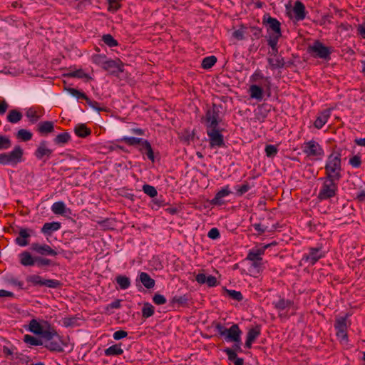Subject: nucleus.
Listing matches in <instances>:
<instances>
[{
  "mask_svg": "<svg viewBox=\"0 0 365 365\" xmlns=\"http://www.w3.org/2000/svg\"><path fill=\"white\" fill-rule=\"evenodd\" d=\"M325 177L340 180L342 178L341 155L333 151L327 158L324 165Z\"/></svg>",
  "mask_w": 365,
  "mask_h": 365,
  "instance_id": "f257e3e1",
  "label": "nucleus"
},
{
  "mask_svg": "<svg viewBox=\"0 0 365 365\" xmlns=\"http://www.w3.org/2000/svg\"><path fill=\"white\" fill-rule=\"evenodd\" d=\"M29 331L36 335L41 336L43 339L48 341H51L52 339L56 337V336H58V333L55 328L48 322L43 321L40 323L35 319H33L29 322Z\"/></svg>",
  "mask_w": 365,
  "mask_h": 365,
  "instance_id": "f03ea898",
  "label": "nucleus"
},
{
  "mask_svg": "<svg viewBox=\"0 0 365 365\" xmlns=\"http://www.w3.org/2000/svg\"><path fill=\"white\" fill-rule=\"evenodd\" d=\"M215 328L218 334L221 336L224 337L226 341H232L235 343L234 348H235V349H241L240 344L242 331L240 329L237 324H234L227 329L225 326L218 324L216 325Z\"/></svg>",
  "mask_w": 365,
  "mask_h": 365,
  "instance_id": "7ed1b4c3",
  "label": "nucleus"
},
{
  "mask_svg": "<svg viewBox=\"0 0 365 365\" xmlns=\"http://www.w3.org/2000/svg\"><path fill=\"white\" fill-rule=\"evenodd\" d=\"M322 182L320 187L318 198L321 200H325L334 197L338 190L339 180L329 178L327 177L320 178L319 179Z\"/></svg>",
  "mask_w": 365,
  "mask_h": 365,
  "instance_id": "20e7f679",
  "label": "nucleus"
},
{
  "mask_svg": "<svg viewBox=\"0 0 365 365\" xmlns=\"http://www.w3.org/2000/svg\"><path fill=\"white\" fill-rule=\"evenodd\" d=\"M302 151L307 158L314 160H321L324 155L322 146L314 140L304 143Z\"/></svg>",
  "mask_w": 365,
  "mask_h": 365,
  "instance_id": "39448f33",
  "label": "nucleus"
},
{
  "mask_svg": "<svg viewBox=\"0 0 365 365\" xmlns=\"http://www.w3.org/2000/svg\"><path fill=\"white\" fill-rule=\"evenodd\" d=\"M272 304L281 318H287L294 314L296 310L294 302L289 299H279L278 301L273 302Z\"/></svg>",
  "mask_w": 365,
  "mask_h": 365,
  "instance_id": "423d86ee",
  "label": "nucleus"
},
{
  "mask_svg": "<svg viewBox=\"0 0 365 365\" xmlns=\"http://www.w3.org/2000/svg\"><path fill=\"white\" fill-rule=\"evenodd\" d=\"M23 150L20 146H16L12 151L0 154V164L16 165L22 161Z\"/></svg>",
  "mask_w": 365,
  "mask_h": 365,
  "instance_id": "0eeeda50",
  "label": "nucleus"
},
{
  "mask_svg": "<svg viewBox=\"0 0 365 365\" xmlns=\"http://www.w3.org/2000/svg\"><path fill=\"white\" fill-rule=\"evenodd\" d=\"M309 52L312 53L314 56L318 57L322 59L329 58L331 53L330 47L325 46L319 41H314L308 48Z\"/></svg>",
  "mask_w": 365,
  "mask_h": 365,
  "instance_id": "6e6552de",
  "label": "nucleus"
},
{
  "mask_svg": "<svg viewBox=\"0 0 365 365\" xmlns=\"http://www.w3.org/2000/svg\"><path fill=\"white\" fill-rule=\"evenodd\" d=\"M26 282L32 286H45L49 288H56L60 283L56 279H45L38 274H31L26 277Z\"/></svg>",
  "mask_w": 365,
  "mask_h": 365,
  "instance_id": "1a4fd4ad",
  "label": "nucleus"
},
{
  "mask_svg": "<svg viewBox=\"0 0 365 365\" xmlns=\"http://www.w3.org/2000/svg\"><path fill=\"white\" fill-rule=\"evenodd\" d=\"M53 150L49 147V143L41 140L34 152L35 157L40 160L46 162L52 155Z\"/></svg>",
  "mask_w": 365,
  "mask_h": 365,
  "instance_id": "9d476101",
  "label": "nucleus"
},
{
  "mask_svg": "<svg viewBox=\"0 0 365 365\" xmlns=\"http://www.w3.org/2000/svg\"><path fill=\"white\" fill-rule=\"evenodd\" d=\"M207 134L209 137L210 145L211 148H220L225 145L223 135L217 128L207 129Z\"/></svg>",
  "mask_w": 365,
  "mask_h": 365,
  "instance_id": "9b49d317",
  "label": "nucleus"
},
{
  "mask_svg": "<svg viewBox=\"0 0 365 365\" xmlns=\"http://www.w3.org/2000/svg\"><path fill=\"white\" fill-rule=\"evenodd\" d=\"M219 113L215 108L209 109L206 112L205 123L207 130L209 128H217L219 123Z\"/></svg>",
  "mask_w": 365,
  "mask_h": 365,
  "instance_id": "f8f14e48",
  "label": "nucleus"
},
{
  "mask_svg": "<svg viewBox=\"0 0 365 365\" xmlns=\"http://www.w3.org/2000/svg\"><path fill=\"white\" fill-rule=\"evenodd\" d=\"M31 250L41 255L56 256L58 254L56 251L46 244L32 243Z\"/></svg>",
  "mask_w": 365,
  "mask_h": 365,
  "instance_id": "ddd939ff",
  "label": "nucleus"
},
{
  "mask_svg": "<svg viewBox=\"0 0 365 365\" xmlns=\"http://www.w3.org/2000/svg\"><path fill=\"white\" fill-rule=\"evenodd\" d=\"M325 253L322 250L321 247H311L309 253L304 256V259L310 264H314L319 259L324 257Z\"/></svg>",
  "mask_w": 365,
  "mask_h": 365,
  "instance_id": "4468645a",
  "label": "nucleus"
},
{
  "mask_svg": "<svg viewBox=\"0 0 365 365\" xmlns=\"http://www.w3.org/2000/svg\"><path fill=\"white\" fill-rule=\"evenodd\" d=\"M269 247V245H266L260 248L252 249L249 251L246 259L248 261H262V256Z\"/></svg>",
  "mask_w": 365,
  "mask_h": 365,
  "instance_id": "2eb2a0df",
  "label": "nucleus"
},
{
  "mask_svg": "<svg viewBox=\"0 0 365 365\" xmlns=\"http://www.w3.org/2000/svg\"><path fill=\"white\" fill-rule=\"evenodd\" d=\"M103 69L112 73L123 72V63L119 59L107 60Z\"/></svg>",
  "mask_w": 365,
  "mask_h": 365,
  "instance_id": "dca6fc26",
  "label": "nucleus"
},
{
  "mask_svg": "<svg viewBox=\"0 0 365 365\" xmlns=\"http://www.w3.org/2000/svg\"><path fill=\"white\" fill-rule=\"evenodd\" d=\"M260 334L261 330L258 326L250 329L247 334V339L245 345V347L250 349L253 342L259 337Z\"/></svg>",
  "mask_w": 365,
  "mask_h": 365,
  "instance_id": "f3484780",
  "label": "nucleus"
},
{
  "mask_svg": "<svg viewBox=\"0 0 365 365\" xmlns=\"http://www.w3.org/2000/svg\"><path fill=\"white\" fill-rule=\"evenodd\" d=\"M231 192L228 185L222 187L216 193L215 197L211 200V203L215 205H223L225 203L223 198L228 196Z\"/></svg>",
  "mask_w": 365,
  "mask_h": 365,
  "instance_id": "a211bd4d",
  "label": "nucleus"
},
{
  "mask_svg": "<svg viewBox=\"0 0 365 365\" xmlns=\"http://www.w3.org/2000/svg\"><path fill=\"white\" fill-rule=\"evenodd\" d=\"M331 115V110L326 109L319 113L317 115L314 125L317 129H321L328 121Z\"/></svg>",
  "mask_w": 365,
  "mask_h": 365,
  "instance_id": "6ab92c4d",
  "label": "nucleus"
},
{
  "mask_svg": "<svg viewBox=\"0 0 365 365\" xmlns=\"http://www.w3.org/2000/svg\"><path fill=\"white\" fill-rule=\"evenodd\" d=\"M31 230L26 228H21L19 230V236L16 238V243L21 246L25 247L29 245V241L27 239L31 236Z\"/></svg>",
  "mask_w": 365,
  "mask_h": 365,
  "instance_id": "aec40b11",
  "label": "nucleus"
},
{
  "mask_svg": "<svg viewBox=\"0 0 365 365\" xmlns=\"http://www.w3.org/2000/svg\"><path fill=\"white\" fill-rule=\"evenodd\" d=\"M59 339V341H51L45 344V347L51 351L63 352L64 351L63 346L66 345L61 340V337L56 336Z\"/></svg>",
  "mask_w": 365,
  "mask_h": 365,
  "instance_id": "412c9836",
  "label": "nucleus"
},
{
  "mask_svg": "<svg viewBox=\"0 0 365 365\" xmlns=\"http://www.w3.org/2000/svg\"><path fill=\"white\" fill-rule=\"evenodd\" d=\"M248 92L250 98L252 99H255L258 101H261L263 99V88L257 84L251 85Z\"/></svg>",
  "mask_w": 365,
  "mask_h": 365,
  "instance_id": "4be33fe9",
  "label": "nucleus"
},
{
  "mask_svg": "<svg viewBox=\"0 0 365 365\" xmlns=\"http://www.w3.org/2000/svg\"><path fill=\"white\" fill-rule=\"evenodd\" d=\"M139 150L143 154H144V153L146 154L149 160H150L152 162H153L155 160L153 150L152 149L151 145L150 144V143L148 140H143V142L141 143V144L139 147Z\"/></svg>",
  "mask_w": 365,
  "mask_h": 365,
  "instance_id": "5701e85b",
  "label": "nucleus"
},
{
  "mask_svg": "<svg viewBox=\"0 0 365 365\" xmlns=\"http://www.w3.org/2000/svg\"><path fill=\"white\" fill-rule=\"evenodd\" d=\"M262 80L265 81V82L267 83L266 87L267 88V89L269 90V88H270V86H269L270 78L265 77L260 70L257 69L250 78V81L255 83H259L260 81H262Z\"/></svg>",
  "mask_w": 365,
  "mask_h": 365,
  "instance_id": "b1692460",
  "label": "nucleus"
},
{
  "mask_svg": "<svg viewBox=\"0 0 365 365\" xmlns=\"http://www.w3.org/2000/svg\"><path fill=\"white\" fill-rule=\"evenodd\" d=\"M20 263L24 266H33L36 264V257H33L30 252L24 251L19 255Z\"/></svg>",
  "mask_w": 365,
  "mask_h": 365,
  "instance_id": "393cba45",
  "label": "nucleus"
},
{
  "mask_svg": "<svg viewBox=\"0 0 365 365\" xmlns=\"http://www.w3.org/2000/svg\"><path fill=\"white\" fill-rule=\"evenodd\" d=\"M293 12L294 17L297 21H302L305 18V6L301 1H296L294 7Z\"/></svg>",
  "mask_w": 365,
  "mask_h": 365,
  "instance_id": "a878e982",
  "label": "nucleus"
},
{
  "mask_svg": "<svg viewBox=\"0 0 365 365\" xmlns=\"http://www.w3.org/2000/svg\"><path fill=\"white\" fill-rule=\"evenodd\" d=\"M61 226V224L58 222H46L43 225L41 231L44 235H51L52 232L58 230Z\"/></svg>",
  "mask_w": 365,
  "mask_h": 365,
  "instance_id": "bb28decb",
  "label": "nucleus"
},
{
  "mask_svg": "<svg viewBox=\"0 0 365 365\" xmlns=\"http://www.w3.org/2000/svg\"><path fill=\"white\" fill-rule=\"evenodd\" d=\"M268 63L272 69L280 68L284 65L283 58L276 54L272 57L268 58Z\"/></svg>",
  "mask_w": 365,
  "mask_h": 365,
  "instance_id": "cd10ccee",
  "label": "nucleus"
},
{
  "mask_svg": "<svg viewBox=\"0 0 365 365\" xmlns=\"http://www.w3.org/2000/svg\"><path fill=\"white\" fill-rule=\"evenodd\" d=\"M267 22L269 29H272L274 32L272 34L277 36L282 35L280 30V23L277 19L272 17H269Z\"/></svg>",
  "mask_w": 365,
  "mask_h": 365,
  "instance_id": "c85d7f7f",
  "label": "nucleus"
},
{
  "mask_svg": "<svg viewBox=\"0 0 365 365\" xmlns=\"http://www.w3.org/2000/svg\"><path fill=\"white\" fill-rule=\"evenodd\" d=\"M139 279L147 289H151L155 286V280L146 272H141L139 274Z\"/></svg>",
  "mask_w": 365,
  "mask_h": 365,
  "instance_id": "c756f323",
  "label": "nucleus"
},
{
  "mask_svg": "<svg viewBox=\"0 0 365 365\" xmlns=\"http://www.w3.org/2000/svg\"><path fill=\"white\" fill-rule=\"evenodd\" d=\"M66 210V206L62 201L56 202L51 206V211L56 215H64Z\"/></svg>",
  "mask_w": 365,
  "mask_h": 365,
  "instance_id": "7c9ffc66",
  "label": "nucleus"
},
{
  "mask_svg": "<svg viewBox=\"0 0 365 365\" xmlns=\"http://www.w3.org/2000/svg\"><path fill=\"white\" fill-rule=\"evenodd\" d=\"M105 355L107 356H119L123 353L120 344H115L106 349L104 351Z\"/></svg>",
  "mask_w": 365,
  "mask_h": 365,
  "instance_id": "2f4dec72",
  "label": "nucleus"
},
{
  "mask_svg": "<svg viewBox=\"0 0 365 365\" xmlns=\"http://www.w3.org/2000/svg\"><path fill=\"white\" fill-rule=\"evenodd\" d=\"M38 131L41 134H48L53 131V123L51 121L41 122L38 125Z\"/></svg>",
  "mask_w": 365,
  "mask_h": 365,
  "instance_id": "473e14b6",
  "label": "nucleus"
},
{
  "mask_svg": "<svg viewBox=\"0 0 365 365\" xmlns=\"http://www.w3.org/2000/svg\"><path fill=\"white\" fill-rule=\"evenodd\" d=\"M250 266L249 267V271L252 274H259L264 268L263 262L262 261H250Z\"/></svg>",
  "mask_w": 365,
  "mask_h": 365,
  "instance_id": "72a5a7b5",
  "label": "nucleus"
},
{
  "mask_svg": "<svg viewBox=\"0 0 365 365\" xmlns=\"http://www.w3.org/2000/svg\"><path fill=\"white\" fill-rule=\"evenodd\" d=\"M76 135L81 138H85L91 134V130L84 124H79L74 129Z\"/></svg>",
  "mask_w": 365,
  "mask_h": 365,
  "instance_id": "f704fd0d",
  "label": "nucleus"
},
{
  "mask_svg": "<svg viewBox=\"0 0 365 365\" xmlns=\"http://www.w3.org/2000/svg\"><path fill=\"white\" fill-rule=\"evenodd\" d=\"M22 118V114L17 110H11L7 115V120L11 123H16Z\"/></svg>",
  "mask_w": 365,
  "mask_h": 365,
  "instance_id": "c9c22d12",
  "label": "nucleus"
},
{
  "mask_svg": "<svg viewBox=\"0 0 365 365\" xmlns=\"http://www.w3.org/2000/svg\"><path fill=\"white\" fill-rule=\"evenodd\" d=\"M24 341L29 346H41L43 345V341L41 339H38L35 336H33L29 334H26L24 336Z\"/></svg>",
  "mask_w": 365,
  "mask_h": 365,
  "instance_id": "e433bc0d",
  "label": "nucleus"
},
{
  "mask_svg": "<svg viewBox=\"0 0 365 365\" xmlns=\"http://www.w3.org/2000/svg\"><path fill=\"white\" fill-rule=\"evenodd\" d=\"M115 281L122 289H126L130 286V279L125 276L118 275L116 277Z\"/></svg>",
  "mask_w": 365,
  "mask_h": 365,
  "instance_id": "4c0bfd02",
  "label": "nucleus"
},
{
  "mask_svg": "<svg viewBox=\"0 0 365 365\" xmlns=\"http://www.w3.org/2000/svg\"><path fill=\"white\" fill-rule=\"evenodd\" d=\"M334 327L336 330H347L348 324L346 317H341L336 319Z\"/></svg>",
  "mask_w": 365,
  "mask_h": 365,
  "instance_id": "58836bf2",
  "label": "nucleus"
},
{
  "mask_svg": "<svg viewBox=\"0 0 365 365\" xmlns=\"http://www.w3.org/2000/svg\"><path fill=\"white\" fill-rule=\"evenodd\" d=\"M70 135L66 133H62L58 134L54 139V143L58 145H64L70 140Z\"/></svg>",
  "mask_w": 365,
  "mask_h": 365,
  "instance_id": "ea45409f",
  "label": "nucleus"
},
{
  "mask_svg": "<svg viewBox=\"0 0 365 365\" xmlns=\"http://www.w3.org/2000/svg\"><path fill=\"white\" fill-rule=\"evenodd\" d=\"M67 92L71 96L76 97L77 99H84L86 101L90 102V99L87 97V96L77 89L73 88H66Z\"/></svg>",
  "mask_w": 365,
  "mask_h": 365,
  "instance_id": "a19ab883",
  "label": "nucleus"
},
{
  "mask_svg": "<svg viewBox=\"0 0 365 365\" xmlns=\"http://www.w3.org/2000/svg\"><path fill=\"white\" fill-rule=\"evenodd\" d=\"M154 314V307L150 303H145L142 309V315L144 318H148Z\"/></svg>",
  "mask_w": 365,
  "mask_h": 365,
  "instance_id": "79ce46f5",
  "label": "nucleus"
},
{
  "mask_svg": "<svg viewBox=\"0 0 365 365\" xmlns=\"http://www.w3.org/2000/svg\"><path fill=\"white\" fill-rule=\"evenodd\" d=\"M217 61V58L214 56H207L203 58L202 66L203 68L207 69L212 67Z\"/></svg>",
  "mask_w": 365,
  "mask_h": 365,
  "instance_id": "37998d69",
  "label": "nucleus"
},
{
  "mask_svg": "<svg viewBox=\"0 0 365 365\" xmlns=\"http://www.w3.org/2000/svg\"><path fill=\"white\" fill-rule=\"evenodd\" d=\"M91 59L93 63L101 66L103 68L107 61L106 56L101 54H94L92 56Z\"/></svg>",
  "mask_w": 365,
  "mask_h": 365,
  "instance_id": "c03bdc74",
  "label": "nucleus"
},
{
  "mask_svg": "<svg viewBox=\"0 0 365 365\" xmlns=\"http://www.w3.org/2000/svg\"><path fill=\"white\" fill-rule=\"evenodd\" d=\"M143 139L135 137H123L122 141L128 145H138L140 147Z\"/></svg>",
  "mask_w": 365,
  "mask_h": 365,
  "instance_id": "a18cd8bd",
  "label": "nucleus"
},
{
  "mask_svg": "<svg viewBox=\"0 0 365 365\" xmlns=\"http://www.w3.org/2000/svg\"><path fill=\"white\" fill-rule=\"evenodd\" d=\"M225 292L227 294V296L230 297V298L236 301L240 302L243 299L242 293L239 291L225 289Z\"/></svg>",
  "mask_w": 365,
  "mask_h": 365,
  "instance_id": "49530a36",
  "label": "nucleus"
},
{
  "mask_svg": "<svg viewBox=\"0 0 365 365\" xmlns=\"http://www.w3.org/2000/svg\"><path fill=\"white\" fill-rule=\"evenodd\" d=\"M142 190L144 192V193H145L150 197H154L158 195V192L155 187L148 184H145L144 185H143Z\"/></svg>",
  "mask_w": 365,
  "mask_h": 365,
  "instance_id": "de8ad7c7",
  "label": "nucleus"
},
{
  "mask_svg": "<svg viewBox=\"0 0 365 365\" xmlns=\"http://www.w3.org/2000/svg\"><path fill=\"white\" fill-rule=\"evenodd\" d=\"M26 115L30 119V120L33 123L36 122L39 118L40 115L38 114V111L34 108H29L26 110Z\"/></svg>",
  "mask_w": 365,
  "mask_h": 365,
  "instance_id": "09e8293b",
  "label": "nucleus"
},
{
  "mask_svg": "<svg viewBox=\"0 0 365 365\" xmlns=\"http://www.w3.org/2000/svg\"><path fill=\"white\" fill-rule=\"evenodd\" d=\"M102 41L109 47H114L118 45L117 41L110 34L103 35Z\"/></svg>",
  "mask_w": 365,
  "mask_h": 365,
  "instance_id": "8fccbe9b",
  "label": "nucleus"
},
{
  "mask_svg": "<svg viewBox=\"0 0 365 365\" xmlns=\"http://www.w3.org/2000/svg\"><path fill=\"white\" fill-rule=\"evenodd\" d=\"M17 138L24 141H28L31 139L32 133L26 129H20L17 133Z\"/></svg>",
  "mask_w": 365,
  "mask_h": 365,
  "instance_id": "3c124183",
  "label": "nucleus"
},
{
  "mask_svg": "<svg viewBox=\"0 0 365 365\" xmlns=\"http://www.w3.org/2000/svg\"><path fill=\"white\" fill-rule=\"evenodd\" d=\"M281 36L272 34L268 39V45L272 48V51L277 53V43Z\"/></svg>",
  "mask_w": 365,
  "mask_h": 365,
  "instance_id": "603ef678",
  "label": "nucleus"
},
{
  "mask_svg": "<svg viewBox=\"0 0 365 365\" xmlns=\"http://www.w3.org/2000/svg\"><path fill=\"white\" fill-rule=\"evenodd\" d=\"M11 141L7 136H0V150H6L11 148Z\"/></svg>",
  "mask_w": 365,
  "mask_h": 365,
  "instance_id": "864d4df0",
  "label": "nucleus"
},
{
  "mask_svg": "<svg viewBox=\"0 0 365 365\" xmlns=\"http://www.w3.org/2000/svg\"><path fill=\"white\" fill-rule=\"evenodd\" d=\"M264 150H265L266 155L269 158H272V157L275 156L278 151L277 147L274 145H266Z\"/></svg>",
  "mask_w": 365,
  "mask_h": 365,
  "instance_id": "5fc2aeb1",
  "label": "nucleus"
},
{
  "mask_svg": "<svg viewBox=\"0 0 365 365\" xmlns=\"http://www.w3.org/2000/svg\"><path fill=\"white\" fill-rule=\"evenodd\" d=\"M349 163L354 168H359L361 165V157L359 155H354L349 159Z\"/></svg>",
  "mask_w": 365,
  "mask_h": 365,
  "instance_id": "6e6d98bb",
  "label": "nucleus"
},
{
  "mask_svg": "<svg viewBox=\"0 0 365 365\" xmlns=\"http://www.w3.org/2000/svg\"><path fill=\"white\" fill-rule=\"evenodd\" d=\"M250 188H251V187L247 182L244 183L243 185H237L235 187V189L237 190V194L240 196L242 195L243 194H245V192L249 191L250 190Z\"/></svg>",
  "mask_w": 365,
  "mask_h": 365,
  "instance_id": "4d7b16f0",
  "label": "nucleus"
},
{
  "mask_svg": "<svg viewBox=\"0 0 365 365\" xmlns=\"http://www.w3.org/2000/svg\"><path fill=\"white\" fill-rule=\"evenodd\" d=\"M120 1L121 0H108L109 4V10L115 11L120 7Z\"/></svg>",
  "mask_w": 365,
  "mask_h": 365,
  "instance_id": "13d9d810",
  "label": "nucleus"
},
{
  "mask_svg": "<svg viewBox=\"0 0 365 365\" xmlns=\"http://www.w3.org/2000/svg\"><path fill=\"white\" fill-rule=\"evenodd\" d=\"M153 301L157 305H162L166 303L165 297L159 294H156L153 296Z\"/></svg>",
  "mask_w": 365,
  "mask_h": 365,
  "instance_id": "bf43d9fd",
  "label": "nucleus"
},
{
  "mask_svg": "<svg viewBox=\"0 0 365 365\" xmlns=\"http://www.w3.org/2000/svg\"><path fill=\"white\" fill-rule=\"evenodd\" d=\"M36 263L38 267L48 266L51 264V260L47 258L37 257H36Z\"/></svg>",
  "mask_w": 365,
  "mask_h": 365,
  "instance_id": "052dcab7",
  "label": "nucleus"
},
{
  "mask_svg": "<svg viewBox=\"0 0 365 365\" xmlns=\"http://www.w3.org/2000/svg\"><path fill=\"white\" fill-rule=\"evenodd\" d=\"M69 77L82 78L86 77V74L82 70H77L75 71L70 72L67 74Z\"/></svg>",
  "mask_w": 365,
  "mask_h": 365,
  "instance_id": "680f3d73",
  "label": "nucleus"
},
{
  "mask_svg": "<svg viewBox=\"0 0 365 365\" xmlns=\"http://www.w3.org/2000/svg\"><path fill=\"white\" fill-rule=\"evenodd\" d=\"M128 336V332L124 330H118L113 333V337L115 340H120Z\"/></svg>",
  "mask_w": 365,
  "mask_h": 365,
  "instance_id": "e2e57ef3",
  "label": "nucleus"
},
{
  "mask_svg": "<svg viewBox=\"0 0 365 365\" xmlns=\"http://www.w3.org/2000/svg\"><path fill=\"white\" fill-rule=\"evenodd\" d=\"M207 236L210 239L216 240L220 237V232L217 228L213 227L210 230Z\"/></svg>",
  "mask_w": 365,
  "mask_h": 365,
  "instance_id": "0e129e2a",
  "label": "nucleus"
},
{
  "mask_svg": "<svg viewBox=\"0 0 365 365\" xmlns=\"http://www.w3.org/2000/svg\"><path fill=\"white\" fill-rule=\"evenodd\" d=\"M235 349H232L230 348H227L226 349H225L224 351L227 355L229 360L234 361L237 358V354L235 352Z\"/></svg>",
  "mask_w": 365,
  "mask_h": 365,
  "instance_id": "69168bd1",
  "label": "nucleus"
},
{
  "mask_svg": "<svg viewBox=\"0 0 365 365\" xmlns=\"http://www.w3.org/2000/svg\"><path fill=\"white\" fill-rule=\"evenodd\" d=\"M205 284L209 287H215L217 284L216 277L212 275L207 276Z\"/></svg>",
  "mask_w": 365,
  "mask_h": 365,
  "instance_id": "338daca9",
  "label": "nucleus"
},
{
  "mask_svg": "<svg viewBox=\"0 0 365 365\" xmlns=\"http://www.w3.org/2000/svg\"><path fill=\"white\" fill-rule=\"evenodd\" d=\"M357 31L362 38H365V23L358 25Z\"/></svg>",
  "mask_w": 365,
  "mask_h": 365,
  "instance_id": "774afa93",
  "label": "nucleus"
}]
</instances>
